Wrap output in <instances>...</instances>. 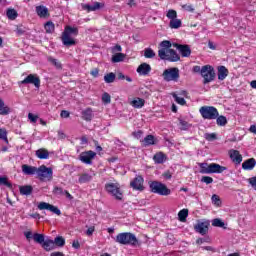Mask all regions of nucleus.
<instances>
[{
    "label": "nucleus",
    "mask_w": 256,
    "mask_h": 256,
    "mask_svg": "<svg viewBox=\"0 0 256 256\" xmlns=\"http://www.w3.org/2000/svg\"><path fill=\"white\" fill-rule=\"evenodd\" d=\"M171 41L164 40L160 43L161 49L158 50V56L162 61H170V63H177L181 59L179 54L173 49H171Z\"/></svg>",
    "instance_id": "obj_1"
},
{
    "label": "nucleus",
    "mask_w": 256,
    "mask_h": 256,
    "mask_svg": "<svg viewBox=\"0 0 256 256\" xmlns=\"http://www.w3.org/2000/svg\"><path fill=\"white\" fill-rule=\"evenodd\" d=\"M115 242L120 245H131V247H137V245H139L137 236L130 232L119 233L115 238Z\"/></svg>",
    "instance_id": "obj_2"
},
{
    "label": "nucleus",
    "mask_w": 256,
    "mask_h": 256,
    "mask_svg": "<svg viewBox=\"0 0 256 256\" xmlns=\"http://www.w3.org/2000/svg\"><path fill=\"white\" fill-rule=\"evenodd\" d=\"M200 173L204 175H211V173H223V171H227V167L221 166L217 163H200Z\"/></svg>",
    "instance_id": "obj_3"
},
{
    "label": "nucleus",
    "mask_w": 256,
    "mask_h": 256,
    "mask_svg": "<svg viewBox=\"0 0 256 256\" xmlns=\"http://www.w3.org/2000/svg\"><path fill=\"white\" fill-rule=\"evenodd\" d=\"M149 187H150L151 193H155L156 195L167 197L171 194V189H169L167 185L159 181L149 182Z\"/></svg>",
    "instance_id": "obj_4"
},
{
    "label": "nucleus",
    "mask_w": 256,
    "mask_h": 256,
    "mask_svg": "<svg viewBox=\"0 0 256 256\" xmlns=\"http://www.w3.org/2000/svg\"><path fill=\"white\" fill-rule=\"evenodd\" d=\"M105 191L112 195L117 201H123V192L121 191V184L119 182H109L105 184Z\"/></svg>",
    "instance_id": "obj_5"
},
{
    "label": "nucleus",
    "mask_w": 256,
    "mask_h": 256,
    "mask_svg": "<svg viewBox=\"0 0 256 256\" xmlns=\"http://www.w3.org/2000/svg\"><path fill=\"white\" fill-rule=\"evenodd\" d=\"M162 77L166 83H169L171 81H174V83H177L179 81V68L177 67H172L165 69L162 73Z\"/></svg>",
    "instance_id": "obj_6"
},
{
    "label": "nucleus",
    "mask_w": 256,
    "mask_h": 256,
    "mask_svg": "<svg viewBox=\"0 0 256 256\" xmlns=\"http://www.w3.org/2000/svg\"><path fill=\"white\" fill-rule=\"evenodd\" d=\"M199 112L203 119L213 120L219 117V111L213 106H202Z\"/></svg>",
    "instance_id": "obj_7"
},
{
    "label": "nucleus",
    "mask_w": 256,
    "mask_h": 256,
    "mask_svg": "<svg viewBox=\"0 0 256 256\" xmlns=\"http://www.w3.org/2000/svg\"><path fill=\"white\" fill-rule=\"evenodd\" d=\"M201 77L204 79V85L211 83V81L215 80V69L211 65L202 66Z\"/></svg>",
    "instance_id": "obj_8"
},
{
    "label": "nucleus",
    "mask_w": 256,
    "mask_h": 256,
    "mask_svg": "<svg viewBox=\"0 0 256 256\" xmlns=\"http://www.w3.org/2000/svg\"><path fill=\"white\" fill-rule=\"evenodd\" d=\"M37 175L42 181H52L53 180V168H48L45 165H41L37 170Z\"/></svg>",
    "instance_id": "obj_9"
},
{
    "label": "nucleus",
    "mask_w": 256,
    "mask_h": 256,
    "mask_svg": "<svg viewBox=\"0 0 256 256\" xmlns=\"http://www.w3.org/2000/svg\"><path fill=\"white\" fill-rule=\"evenodd\" d=\"M209 225H211L209 220H198L197 224L194 225V231L200 235H207L209 233Z\"/></svg>",
    "instance_id": "obj_10"
},
{
    "label": "nucleus",
    "mask_w": 256,
    "mask_h": 256,
    "mask_svg": "<svg viewBox=\"0 0 256 256\" xmlns=\"http://www.w3.org/2000/svg\"><path fill=\"white\" fill-rule=\"evenodd\" d=\"M20 85H34L37 89L41 87V79L36 74L28 75L24 80L18 82Z\"/></svg>",
    "instance_id": "obj_11"
},
{
    "label": "nucleus",
    "mask_w": 256,
    "mask_h": 256,
    "mask_svg": "<svg viewBox=\"0 0 256 256\" xmlns=\"http://www.w3.org/2000/svg\"><path fill=\"white\" fill-rule=\"evenodd\" d=\"M97 153L93 152V150L82 152L79 155V159L82 163H85L86 165H92L93 159H95Z\"/></svg>",
    "instance_id": "obj_12"
},
{
    "label": "nucleus",
    "mask_w": 256,
    "mask_h": 256,
    "mask_svg": "<svg viewBox=\"0 0 256 256\" xmlns=\"http://www.w3.org/2000/svg\"><path fill=\"white\" fill-rule=\"evenodd\" d=\"M38 209L40 211H51V213H54L55 215H61V210L59 208L47 202H40L38 204Z\"/></svg>",
    "instance_id": "obj_13"
},
{
    "label": "nucleus",
    "mask_w": 256,
    "mask_h": 256,
    "mask_svg": "<svg viewBox=\"0 0 256 256\" xmlns=\"http://www.w3.org/2000/svg\"><path fill=\"white\" fill-rule=\"evenodd\" d=\"M143 183H145L143 176H136L133 181L130 182V187L134 189V191H144L145 187Z\"/></svg>",
    "instance_id": "obj_14"
},
{
    "label": "nucleus",
    "mask_w": 256,
    "mask_h": 256,
    "mask_svg": "<svg viewBox=\"0 0 256 256\" xmlns=\"http://www.w3.org/2000/svg\"><path fill=\"white\" fill-rule=\"evenodd\" d=\"M173 47L179 51L182 57H191V47L189 45L174 43Z\"/></svg>",
    "instance_id": "obj_15"
},
{
    "label": "nucleus",
    "mask_w": 256,
    "mask_h": 256,
    "mask_svg": "<svg viewBox=\"0 0 256 256\" xmlns=\"http://www.w3.org/2000/svg\"><path fill=\"white\" fill-rule=\"evenodd\" d=\"M105 7V3L103 2H94L92 5L90 4H82V9L91 13V11H99Z\"/></svg>",
    "instance_id": "obj_16"
},
{
    "label": "nucleus",
    "mask_w": 256,
    "mask_h": 256,
    "mask_svg": "<svg viewBox=\"0 0 256 256\" xmlns=\"http://www.w3.org/2000/svg\"><path fill=\"white\" fill-rule=\"evenodd\" d=\"M52 193L56 197H63V195H65L67 199H73V196L69 193V191L63 190V188L59 186H55Z\"/></svg>",
    "instance_id": "obj_17"
},
{
    "label": "nucleus",
    "mask_w": 256,
    "mask_h": 256,
    "mask_svg": "<svg viewBox=\"0 0 256 256\" xmlns=\"http://www.w3.org/2000/svg\"><path fill=\"white\" fill-rule=\"evenodd\" d=\"M229 155L230 159H232L233 163L236 165H240L241 161H243V156L240 155L238 150H230Z\"/></svg>",
    "instance_id": "obj_18"
},
{
    "label": "nucleus",
    "mask_w": 256,
    "mask_h": 256,
    "mask_svg": "<svg viewBox=\"0 0 256 256\" xmlns=\"http://www.w3.org/2000/svg\"><path fill=\"white\" fill-rule=\"evenodd\" d=\"M61 40L63 45H65V47H73V45H77V42H75V39L71 38L69 34H65L64 32L62 33Z\"/></svg>",
    "instance_id": "obj_19"
},
{
    "label": "nucleus",
    "mask_w": 256,
    "mask_h": 256,
    "mask_svg": "<svg viewBox=\"0 0 256 256\" xmlns=\"http://www.w3.org/2000/svg\"><path fill=\"white\" fill-rule=\"evenodd\" d=\"M137 73L139 75H149V73H151V65L147 64V63H142L138 66L137 68Z\"/></svg>",
    "instance_id": "obj_20"
},
{
    "label": "nucleus",
    "mask_w": 256,
    "mask_h": 256,
    "mask_svg": "<svg viewBox=\"0 0 256 256\" xmlns=\"http://www.w3.org/2000/svg\"><path fill=\"white\" fill-rule=\"evenodd\" d=\"M38 168L35 166H29L27 164L22 165V173L24 175H37Z\"/></svg>",
    "instance_id": "obj_21"
},
{
    "label": "nucleus",
    "mask_w": 256,
    "mask_h": 256,
    "mask_svg": "<svg viewBox=\"0 0 256 256\" xmlns=\"http://www.w3.org/2000/svg\"><path fill=\"white\" fill-rule=\"evenodd\" d=\"M255 165V158H250L242 163V169H244L245 171H252V169H255Z\"/></svg>",
    "instance_id": "obj_22"
},
{
    "label": "nucleus",
    "mask_w": 256,
    "mask_h": 256,
    "mask_svg": "<svg viewBox=\"0 0 256 256\" xmlns=\"http://www.w3.org/2000/svg\"><path fill=\"white\" fill-rule=\"evenodd\" d=\"M36 13L38 17L43 19H45V17H49V9L44 5L36 6Z\"/></svg>",
    "instance_id": "obj_23"
},
{
    "label": "nucleus",
    "mask_w": 256,
    "mask_h": 256,
    "mask_svg": "<svg viewBox=\"0 0 256 256\" xmlns=\"http://www.w3.org/2000/svg\"><path fill=\"white\" fill-rule=\"evenodd\" d=\"M229 75V70L225 66L218 67V79L219 81H225Z\"/></svg>",
    "instance_id": "obj_24"
},
{
    "label": "nucleus",
    "mask_w": 256,
    "mask_h": 256,
    "mask_svg": "<svg viewBox=\"0 0 256 256\" xmlns=\"http://www.w3.org/2000/svg\"><path fill=\"white\" fill-rule=\"evenodd\" d=\"M81 115H82V119H83L84 121H92V120H93V117H94V115H93V109H91V108H86L85 110L82 111Z\"/></svg>",
    "instance_id": "obj_25"
},
{
    "label": "nucleus",
    "mask_w": 256,
    "mask_h": 256,
    "mask_svg": "<svg viewBox=\"0 0 256 256\" xmlns=\"http://www.w3.org/2000/svg\"><path fill=\"white\" fill-rule=\"evenodd\" d=\"M167 157L163 152H158L153 156V161L157 163L158 165H161L162 163H165V160Z\"/></svg>",
    "instance_id": "obj_26"
},
{
    "label": "nucleus",
    "mask_w": 256,
    "mask_h": 256,
    "mask_svg": "<svg viewBox=\"0 0 256 256\" xmlns=\"http://www.w3.org/2000/svg\"><path fill=\"white\" fill-rule=\"evenodd\" d=\"M41 245L45 251H53V249H55V244L51 239L44 240Z\"/></svg>",
    "instance_id": "obj_27"
},
{
    "label": "nucleus",
    "mask_w": 256,
    "mask_h": 256,
    "mask_svg": "<svg viewBox=\"0 0 256 256\" xmlns=\"http://www.w3.org/2000/svg\"><path fill=\"white\" fill-rule=\"evenodd\" d=\"M19 191L21 195L29 196L33 193V186L31 185H24L19 187Z\"/></svg>",
    "instance_id": "obj_28"
},
{
    "label": "nucleus",
    "mask_w": 256,
    "mask_h": 256,
    "mask_svg": "<svg viewBox=\"0 0 256 256\" xmlns=\"http://www.w3.org/2000/svg\"><path fill=\"white\" fill-rule=\"evenodd\" d=\"M131 105L135 109H141L142 107L145 106V100L142 98H135L134 100L131 101Z\"/></svg>",
    "instance_id": "obj_29"
},
{
    "label": "nucleus",
    "mask_w": 256,
    "mask_h": 256,
    "mask_svg": "<svg viewBox=\"0 0 256 256\" xmlns=\"http://www.w3.org/2000/svg\"><path fill=\"white\" fill-rule=\"evenodd\" d=\"M36 157L38 159H47L49 157V151L45 148H40L36 151Z\"/></svg>",
    "instance_id": "obj_30"
},
{
    "label": "nucleus",
    "mask_w": 256,
    "mask_h": 256,
    "mask_svg": "<svg viewBox=\"0 0 256 256\" xmlns=\"http://www.w3.org/2000/svg\"><path fill=\"white\" fill-rule=\"evenodd\" d=\"M11 108L5 106V102L0 98V115H9Z\"/></svg>",
    "instance_id": "obj_31"
},
{
    "label": "nucleus",
    "mask_w": 256,
    "mask_h": 256,
    "mask_svg": "<svg viewBox=\"0 0 256 256\" xmlns=\"http://www.w3.org/2000/svg\"><path fill=\"white\" fill-rule=\"evenodd\" d=\"M63 33L69 36L71 35L77 36L79 35V29L77 27L66 26Z\"/></svg>",
    "instance_id": "obj_32"
},
{
    "label": "nucleus",
    "mask_w": 256,
    "mask_h": 256,
    "mask_svg": "<svg viewBox=\"0 0 256 256\" xmlns=\"http://www.w3.org/2000/svg\"><path fill=\"white\" fill-rule=\"evenodd\" d=\"M93 180V176L87 173H84L82 175H80L78 182L83 184V183H89V181Z\"/></svg>",
    "instance_id": "obj_33"
},
{
    "label": "nucleus",
    "mask_w": 256,
    "mask_h": 256,
    "mask_svg": "<svg viewBox=\"0 0 256 256\" xmlns=\"http://www.w3.org/2000/svg\"><path fill=\"white\" fill-rule=\"evenodd\" d=\"M181 25H182L181 19L174 18L169 22L170 29H179Z\"/></svg>",
    "instance_id": "obj_34"
},
{
    "label": "nucleus",
    "mask_w": 256,
    "mask_h": 256,
    "mask_svg": "<svg viewBox=\"0 0 256 256\" xmlns=\"http://www.w3.org/2000/svg\"><path fill=\"white\" fill-rule=\"evenodd\" d=\"M144 147H149V145H155V136L153 135H147L144 140Z\"/></svg>",
    "instance_id": "obj_35"
},
{
    "label": "nucleus",
    "mask_w": 256,
    "mask_h": 256,
    "mask_svg": "<svg viewBox=\"0 0 256 256\" xmlns=\"http://www.w3.org/2000/svg\"><path fill=\"white\" fill-rule=\"evenodd\" d=\"M172 97H173L174 101H176V103H178V105H186L187 104V101H185V98L180 97L179 94H177V92H173Z\"/></svg>",
    "instance_id": "obj_36"
},
{
    "label": "nucleus",
    "mask_w": 256,
    "mask_h": 256,
    "mask_svg": "<svg viewBox=\"0 0 256 256\" xmlns=\"http://www.w3.org/2000/svg\"><path fill=\"white\" fill-rule=\"evenodd\" d=\"M54 247L56 245V247H65V238H63L62 236H57L54 240Z\"/></svg>",
    "instance_id": "obj_37"
},
{
    "label": "nucleus",
    "mask_w": 256,
    "mask_h": 256,
    "mask_svg": "<svg viewBox=\"0 0 256 256\" xmlns=\"http://www.w3.org/2000/svg\"><path fill=\"white\" fill-rule=\"evenodd\" d=\"M6 15L8 17V19H10L11 21H14V19H17V10L13 9V8H9L6 11Z\"/></svg>",
    "instance_id": "obj_38"
},
{
    "label": "nucleus",
    "mask_w": 256,
    "mask_h": 256,
    "mask_svg": "<svg viewBox=\"0 0 256 256\" xmlns=\"http://www.w3.org/2000/svg\"><path fill=\"white\" fill-rule=\"evenodd\" d=\"M33 240L35 241V243H39V245H42V243H45V235L35 233L33 234Z\"/></svg>",
    "instance_id": "obj_39"
},
{
    "label": "nucleus",
    "mask_w": 256,
    "mask_h": 256,
    "mask_svg": "<svg viewBox=\"0 0 256 256\" xmlns=\"http://www.w3.org/2000/svg\"><path fill=\"white\" fill-rule=\"evenodd\" d=\"M125 60V54L123 53H116L113 57H112V63H121V61Z\"/></svg>",
    "instance_id": "obj_40"
},
{
    "label": "nucleus",
    "mask_w": 256,
    "mask_h": 256,
    "mask_svg": "<svg viewBox=\"0 0 256 256\" xmlns=\"http://www.w3.org/2000/svg\"><path fill=\"white\" fill-rule=\"evenodd\" d=\"M116 75L113 72H110L104 76L105 83H114L116 79Z\"/></svg>",
    "instance_id": "obj_41"
},
{
    "label": "nucleus",
    "mask_w": 256,
    "mask_h": 256,
    "mask_svg": "<svg viewBox=\"0 0 256 256\" xmlns=\"http://www.w3.org/2000/svg\"><path fill=\"white\" fill-rule=\"evenodd\" d=\"M46 33H54L55 32V24L52 21H48L44 25Z\"/></svg>",
    "instance_id": "obj_42"
},
{
    "label": "nucleus",
    "mask_w": 256,
    "mask_h": 256,
    "mask_svg": "<svg viewBox=\"0 0 256 256\" xmlns=\"http://www.w3.org/2000/svg\"><path fill=\"white\" fill-rule=\"evenodd\" d=\"M189 216V210L187 209H182L178 213V217L180 221H186L187 217Z\"/></svg>",
    "instance_id": "obj_43"
},
{
    "label": "nucleus",
    "mask_w": 256,
    "mask_h": 256,
    "mask_svg": "<svg viewBox=\"0 0 256 256\" xmlns=\"http://www.w3.org/2000/svg\"><path fill=\"white\" fill-rule=\"evenodd\" d=\"M216 123L219 125V127H225L227 124V117L225 116H217Z\"/></svg>",
    "instance_id": "obj_44"
},
{
    "label": "nucleus",
    "mask_w": 256,
    "mask_h": 256,
    "mask_svg": "<svg viewBox=\"0 0 256 256\" xmlns=\"http://www.w3.org/2000/svg\"><path fill=\"white\" fill-rule=\"evenodd\" d=\"M144 57L146 59H153V57H155V51H153L151 48H146L144 50Z\"/></svg>",
    "instance_id": "obj_45"
},
{
    "label": "nucleus",
    "mask_w": 256,
    "mask_h": 256,
    "mask_svg": "<svg viewBox=\"0 0 256 256\" xmlns=\"http://www.w3.org/2000/svg\"><path fill=\"white\" fill-rule=\"evenodd\" d=\"M48 61H49V63H52V65H54V67H56V69H63V65L59 62V60H57L53 57H49Z\"/></svg>",
    "instance_id": "obj_46"
},
{
    "label": "nucleus",
    "mask_w": 256,
    "mask_h": 256,
    "mask_svg": "<svg viewBox=\"0 0 256 256\" xmlns=\"http://www.w3.org/2000/svg\"><path fill=\"white\" fill-rule=\"evenodd\" d=\"M0 185H4L5 187H8V189H13V184L9 182L7 177H0Z\"/></svg>",
    "instance_id": "obj_47"
},
{
    "label": "nucleus",
    "mask_w": 256,
    "mask_h": 256,
    "mask_svg": "<svg viewBox=\"0 0 256 256\" xmlns=\"http://www.w3.org/2000/svg\"><path fill=\"white\" fill-rule=\"evenodd\" d=\"M167 19H170V21H173V19H177V11L170 9L166 13Z\"/></svg>",
    "instance_id": "obj_48"
},
{
    "label": "nucleus",
    "mask_w": 256,
    "mask_h": 256,
    "mask_svg": "<svg viewBox=\"0 0 256 256\" xmlns=\"http://www.w3.org/2000/svg\"><path fill=\"white\" fill-rule=\"evenodd\" d=\"M212 226L213 227H225V222H223L219 218H215V219L212 220Z\"/></svg>",
    "instance_id": "obj_49"
},
{
    "label": "nucleus",
    "mask_w": 256,
    "mask_h": 256,
    "mask_svg": "<svg viewBox=\"0 0 256 256\" xmlns=\"http://www.w3.org/2000/svg\"><path fill=\"white\" fill-rule=\"evenodd\" d=\"M211 201L214 205H216V207H220L221 206V198H219L218 195L213 194L211 197Z\"/></svg>",
    "instance_id": "obj_50"
},
{
    "label": "nucleus",
    "mask_w": 256,
    "mask_h": 256,
    "mask_svg": "<svg viewBox=\"0 0 256 256\" xmlns=\"http://www.w3.org/2000/svg\"><path fill=\"white\" fill-rule=\"evenodd\" d=\"M0 139L5 141V143H9V140L7 139V130L0 128Z\"/></svg>",
    "instance_id": "obj_51"
},
{
    "label": "nucleus",
    "mask_w": 256,
    "mask_h": 256,
    "mask_svg": "<svg viewBox=\"0 0 256 256\" xmlns=\"http://www.w3.org/2000/svg\"><path fill=\"white\" fill-rule=\"evenodd\" d=\"M206 141H215V139H217V134L215 133H206L204 135Z\"/></svg>",
    "instance_id": "obj_52"
},
{
    "label": "nucleus",
    "mask_w": 256,
    "mask_h": 256,
    "mask_svg": "<svg viewBox=\"0 0 256 256\" xmlns=\"http://www.w3.org/2000/svg\"><path fill=\"white\" fill-rule=\"evenodd\" d=\"M102 101L103 103H105L106 105L111 103V95H109V93L105 92L103 95H102Z\"/></svg>",
    "instance_id": "obj_53"
},
{
    "label": "nucleus",
    "mask_w": 256,
    "mask_h": 256,
    "mask_svg": "<svg viewBox=\"0 0 256 256\" xmlns=\"http://www.w3.org/2000/svg\"><path fill=\"white\" fill-rule=\"evenodd\" d=\"M180 125H181V130L182 131H187V129H189L191 127V125L184 120H180Z\"/></svg>",
    "instance_id": "obj_54"
},
{
    "label": "nucleus",
    "mask_w": 256,
    "mask_h": 256,
    "mask_svg": "<svg viewBox=\"0 0 256 256\" xmlns=\"http://www.w3.org/2000/svg\"><path fill=\"white\" fill-rule=\"evenodd\" d=\"M182 9L184 11H188L189 13H193V11H195V8H193V5H190V4L182 5Z\"/></svg>",
    "instance_id": "obj_55"
},
{
    "label": "nucleus",
    "mask_w": 256,
    "mask_h": 256,
    "mask_svg": "<svg viewBox=\"0 0 256 256\" xmlns=\"http://www.w3.org/2000/svg\"><path fill=\"white\" fill-rule=\"evenodd\" d=\"M201 181L202 183H206V185H211V183H213V179L210 176H203Z\"/></svg>",
    "instance_id": "obj_56"
},
{
    "label": "nucleus",
    "mask_w": 256,
    "mask_h": 256,
    "mask_svg": "<svg viewBox=\"0 0 256 256\" xmlns=\"http://www.w3.org/2000/svg\"><path fill=\"white\" fill-rule=\"evenodd\" d=\"M248 182L251 185L252 189L256 191V176L249 178Z\"/></svg>",
    "instance_id": "obj_57"
},
{
    "label": "nucleus",
    "mask_w": 256,
    "mask_h": 256,
    "mask_svg": "<svg viewBox=\"0 0 256 256\" xmlns=\"http://www.w3.org/2000/svg\"><path fill=\"white\" fill-rule=\"evenodd\" d=\"M28 119L31 121V123H35L39 119V116H37L33 113H29L28 114Z\"/></svg>",
    "instance_id": "obj_58"
},
{
    "label": "nucleus",
    "mask_w": 256,
    "mask_h": 256,
    "mask_svg": "<svg viewBox=\"0 0 256 256\" xmlns=\"http://www.w3.org/2000/svg\"><path fill=\"white\" fill-rule=\"evenodd\" d=\"M122 51H123V48L119 44H117L112 48V53H121Z\"/></svg>",
    "instance_id": "obj_59"
},
{
    "label": "nucleus",
    "mask_w": 256,
    "mask_h": 256,
    "mask_svg": "<svg viewBox=\"0 0 256 256\" xmlns=\"http://www.w3.org/2000/svg\"><path fill=\"white\" fill-rule=\"evenodd\" d=\"M93 233H95V226L89 227V228L87 229V231H86V235H87L88 237H91V235H93Z\"/></svg>",
    "instance_id": "obj_60"
},
{
    "label": "nucleus",
    "mask_w": 256,
    "mask_h": 256,
    "mask_svg": "<svg viewBox=\"0 0 256 256\" xmlns=\"http://www.w3.org/2000/svg\"><path fill=\"white\" fill-rule=\"evenodd\" d=\"M16 33H17V35H19V36L25 35L26 30H25V28L18 27V28L16 29Z\"/></svg>",
    "instance_id": "obj_61"
},
{
    "label": "nucleus",
    "mask_w": 256,
    "mask_h": 256,
    "mask_svg": "<svg viewBox=\"0 0 256 256\" xmlns=\"http://www.w3.org/2000/svg\"><path fill=\"white\" fill-rule=\"evenodd\" d=\"M133 136H134L136 139H141V137H143V131L138 130L137 132H133Z\"/></svg>",
    "instance_id": "obj_62"
},
{
    "label": "nucleus",
    "mask_w": 256,
    "mask_h": 256,
    "mask_svg": "<svg viewBox=\"0 0 256 256\" xmlns=\"http://www.w3.org/2000/svg\"><path fill=\"white\" fill-rule=\"evenodd\" d=\"M192 71H193V73H200V75H201L203 68H201V66H194Z\"/></svg>",
    "instance_id": "obj_63"
},
{
    "label": "nucleus",
    "mask_w": 256,
    "mask_h": 256,
    "mask_svg": "<svg viewBox=\"0 0 256 256\" xmlns=\"http://www.w3.org/2000/svg\"><path fill=\"white\" fill-rule=\"evenodd\" d=\"M69 111L67 110H62L61 113H60V117H63L64 119H67L69 118Z\"/></svg>",
    "instance_id": "obj_64"
}]
</instances>
